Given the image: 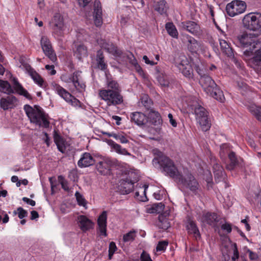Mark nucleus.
Returning <instances> with one entry per match:
<instances>
[{"mask_svg":"<svg viewBox=\"0 0 261 261\" xmlns=\"http://www.w3.org/2000/svg\"><path fill=\"white\" fill-rule=\"evenodd\" d=\"M258 34L244 33L239 36L238 39L241 46L243 47L249 48L244 51L246 56L253 55L254 51V56L252 58V62L256 65H259L261 63V51L260 50L261 43L257 39Z\"/></svg>","mask_w":261,"mask_h":261,"instance_id":"f03ea898","label":"nucleus"},{"mask_svg":"<svg viewBox=\"0 0 261 261\" xmlns=\"http://www.w3.org/2000/svg\"><path fill=\"white\" fill-rule=\"evenodd\" d=\"M168 117L169 119L170 122L171 124L173 127H176L177 126V123H176L175 120L173 119L172 115L171 114L169 113L168 115Z\"/></svg>","mask_w":261,"mask_h":261,"instance_id":"052dcab7","label":"nucleus"},{"mask_svg":"<svg viewBox=\"0 0 261 261\" xmlns=\"http://www.w3.org/2000/svg\"><path fill=\"white\" fill-rule=\"evenodd\" d=\"M141 102L143 106L147 110H151L152 101L147 95L144 94L141 98Z\"/></svg>","mask_w":261,"mask_h":261,"instance_id":"c03bdc74","label":"nucleus"},{"mask_svg":"<svg viewBox=\"0 0 261 261\" xmlns=\"http://www.w3.org/2000/svg\"><path fill=\"white\" fill-rule=\"evenodd\" d=\"M248 110L261 122V107L256 105H251L248 107Z\"/></svg>","mask_w":261,"mask_h":261,"instance_id":"ea45409f","label":"nucleus"},{"mask_svg":"<svg viewBox=\"0 0 261 261\" xmlns=\"http://www.w3.org/2000/svg\"><path fill=\"white\" fill-rule=\"evenodd\" d=\"M131 121L134 122L138 125L145 124L148 121V118L142 113L136 112L131 114Z\"/></svg>","mask_w":261,"mask_h":261,"instance_id":"b1692460","label":"nucleus"},{"mask_svg":"<svg viewBox=\"0 0 261 261\" xmlns=\"http://www.w3.org/2000/svg\"><path fill=\"white\" fill-rule=\"evenodd\" d=\"M187 39L188 40L187 47L188 50L192 53H196L199 47L197 41L194 38L189 36H187Z\"/></svg>","mask_w":261,"mask_h":261,"instance_id":"f704fd0d","label":"nucleus"},{"mask_svg":"<svg viewBox=\"0 0 261 261\" xmlns=\"http://www.w3.org/2000/svg\"><path fill=\"white\" fill-rule=\"evenodd\" d=\"M61 186H62V188L65 190V191H68L69 189V187L68 186V183L65 180H63L61 182Z\"/></svg>","mask_w":261,"mask_h":261,"instance_id":"69168bd1","label":"nucleus"},{"mask_svg":"<svg viewBox=\"0 0 261 261\" xmlns=\"http://www.w3.org/2000/svg\"><path fill=\"white\" fill-rule=\"evenodd\" d=\"M13 88L17 93L19 95L24 96L28 99L31 98V95L28 91L23 88L21 85L19 84L17 79L15 77L13 79Z\"/></svg>","mask_w":261,"mask_h":261,"instance_id":"bb28decb","label":"nucleus"},{"mask_svg":"<svg viewBox=\"0 0 261 261\" xmlns=\"http://www.w3.org/2000/svg\"><path fill=\"white\" fill-rule=\"evenodd\" d=\"M143 59L145 63L147 64H149L150 65H153L156 64L153 61H150L146 56H144L143 57Z\"/></svg>","mask_w":261,"mask_h":261,"instance_id":"338daca9","label":"nucleus"},{"mask_svg":"<svg viewBox=\"0 0 261 261\" xmlns=\"http://www.w3.org/2000/svg\"><path fill=\"white\" fill-rule=\"evenodd\" d=\"M17 211L18 212V218L20 219H22L23 218L27 217L28 215L27 211L24 210L21 207L17 208Z\"/></svg>","mask_w":261,"mask_h":261,"instance_id":"603ef678","label":"nucleus"},{"mask_svg":"<svg viewBox=\"0 0 261 261\" xmlns=\"http://www.w3.org/2000/svg\"><path fill=\"white\" fill-rule=\"evenodd\" d=\"M164 205L162 203L152 204L150 207L147 208L146 212L150 214H159L164 210Z\"/></svg>","mask_w":261,"mask_h":261,"instance_id":"4c0bfd02","label":"nucleus"},{"mask_svg":"<svg viewBox=\"0 0 261 261\" xmlns=\"http://www.w3.org/2000/svg\"><path fill=\"white\" fill-rule=\"evenodd\" d=\"M40 43L42 49L45 55L53 62H55L57 60V57L54 52L50 42L45 36L41 38Z\"/></svg>","mask_w":261,"mask_h":261,"instance_id":"f8f14e48","label":"nucleus"},{"mask_svg":"<svg viewBox=\"0 0 261 261\" xmlns=\"http://www.w3.org/2000/svg\"><path fill=\"white\" fill-rule=\"evenodd\" d=\"M178 61L176 62L177 67L182 74L187 78L191 79L193 78V69L189 64L187 58L185 56H180Z\"/></svg>","mask_w":261,"mask_h":261,"instance_id":"1a4fd4ad","label":"nucleus"},{"mask_svg":"<svg viewBox=\"0 0 261 261\" xmlns=\"http://www.w3.org/2000/svg\"><path fill=\"white\" fill-rule=\"evenodd\" d=\"M214 177L216 182H219L224 179L225 174L224 170L215 171L214 172Z\"/></svg>","mask_w":261,"mask_h":261,"instance_id":"de8ad7c7","label":"nucleus"},{"mask_svg":"<svg viewBox=\"0 0 261 261\" xmlns=\"http://www.w3.org/2000/svg\"><path fill=\"white\" fill-rule=\"evenodd\" d=\"M24 110L31 123L40 127H49L50 123L48 120V116L39 106H35L33 108L29 105H25L24 106Z\"/></svg>","mask_w":261,"mask_h":261,"instance_id":"7ed1b4c3","label":"nucleus"},{"mask_svg":"<svg viewBox=\"0 0 261 261\" xmlns=\"http://www.w3.org/2000/svg\"><path fill=\"white\" fill-rule=\"evenodd\" d=\"M136 71L140 75H143L144 74L143 71L140 66L138 64L136 66L134 67Z\"/></svg>","mask_w":261,"mask_h":261,"instance_id":"774afa93","label":"nucleus"},{"mask_svg":"<svg viewBox=\"0 0 261 261\" xmlns=\"http://www.w3.org/2000/svg\"><path fill=\"white\" fill-rule=\"evenodd\" d=\"M99 97L103 100L108 106H116L123 102V97L121 92L112 91L109 90H100Z\"/></svg>","mask_w":261,"mask_h":261,"instance_id":"39448f33","label":"nucleus"},{"mask_svg":"<svg viewBox=\"0 0 261 261\" xmlns=\"http://www.w3.org/2000/svg\"><path fill=\"white\" fill-rule=\"evenodd\" d=\"M157 154L152 161L154 166H159L164 172L169 175L179 185L189 189L194 194L199 190L200 186L194 176L187 170H184V174L180 173L174 163L169 158L163 154L158 149L153 150Z\"/></svg>","mask_w":261,"mask_h":261,"instance_id":"f257e3e1","label":"nucleus"},{"mask_svg":"<svg viewBox=\"0 0 261 261\" xmlns=\"http://www.w3.org/2000/svg\"><path fill=\"white\" fill-rule=\"evenodd\" d=\"M79 226L83 231H86L93 228L94 223L86 216L81 215L77 218Z\"/></svg>","mask_w":261,"mask_h":261,"instance_id":"4be33fe9","label":"nucleus"},{"mask_svg":"<svg viewBox=\"0 0 261 261\" xmlns=\"http://www.w3.org/2000/svg\"><path fill=\"white\" fill-rule=\"evenodd\" d=\"M117 162L116 160L110 158H105L97 163L96 169L101 174L107 175L110 173L111 167L116 165Z\"/></svg>","mask_w":261,"mask_h":261,"instance_id":"9b49d317","label":"nucleus"},{"mask_svg":"<svg viewBox=\"0 0 261 261\" xmlns=\"http://www.w3.org/2000/svg\"><path fill=\"white\" fill-rule=\"evenodd\" d=\"M141 261H152L149 254L143 251L140 256Z\"/></svg>","mask_w":261,"mask_h":261,"instance_id":"864d4df0","label":"nucleus"},{"mask_svg":"<svg viewBox=\"0 0 261 261\" xmlns=\"http://www.w3.org/2000/svg\"><path fill=\"white\" fill-rule=\"evenodd\" d=\"M220 218L217 215L214 213H206L202 215L201 217V221L203 223L211 225L213 227L218 226V223Z\"/></svg>","mask_w":261,"mask_h":261,"instance_id":"a211bd4d","label":"nucleus"},{"mask_svg":"<svg viewBox=\"0 0 261 261\" xmlns=\"http://www.w3.org/2000/svg\"><path fill=\"white\" fill-rule=\"evenodd\" d=\"M181 27L193 34L197 35L200 32V29L199 25L194 21H187L181 22L180 24Z\"/></svg>","mask_w":261,"mask_h":261,"instance_id":"aec40b11","label":"nucleus"},{"mask_svg":"<svg viewBox=\"0 0 261 261\" xmlns=\"http://www.w3.org/2000/svg\"><path fill=\"white\" fill-rule=\"evenodd\" d=\"M194 112L201 129L204 132L208 130L211 127V123L208 117V112L206 109L198 105L195 107Z\"/></svg>","mask_w":261,"mask_h":261,"instance_id":"0eeeda50","label":"nucleus"},{"mask_svg":"<svg viewBox=\"0 0 261 261\" xmlns=\"http://www.w3.org/2000/svg\"><path fill=\"white\" fill-rule=\"evenodd\" d=\"M54 140L58 150L62 153H64L66 151L65 141L55 130L54 132Z\"/></svg>","mask_w":261,"mask_h":261,"instance_id":"a878e982","label":"nucleus"},{"mask_svg":"<svg viewBox=\"0 0 261 261\" xmlns=\"http://www.w3.org/2000/svg\"><path fill=\"white\" fill-rule=\"evenodd\" d=\"M94 22L96 27H100L102 23V9L99 1H95L94 4Z\"/></svg>","mask_w":261,"mask_h":261,"instance_id":"f3484780","label":"nucleus"},{"mask_svg":"<svg viewBox=\"0 0 261 261\" xmlns=\"http://www.w3.org/2000/svg\"><path fill=\"white\" fill-rule=\"evenodd\" d=\"M0 91L10 94L14 93L10 84L7 81L0 80Z\"/></svg>","mask_w":261,"mask_h":261,"instance_id":"58836bf2","label":"nucleus"},{"mask_svg":"<svg viewBox=\"0 0 261 261\" xmlns=\"http://www.w3.org/2000/svg\"><path fill=\"white\" fill-rule=\"evenodd\" d=\"M54 89L57 93L67 102H68L74 107L79 106L80 101L59 85L55 84Z\"/></svg>","mask_w":261,"mask_h":261,"instance_id":"9d476101","label":"nucleus"},{"mask_svg":"<svg viewBox=\"0 0 261 261\" xmlns=\"http://www.w3.org/2000/svg\"><path fill=\"white\" fill-rule=\"evenodd\" d=\"M96 61L98 69L101 70H104L107 69V65L105 62L103 53L101 50H98L97 51Z\"/></svg>","mask_w":261,"mask_h":261,"instance_id":"e433bc0d","label":"nucleus"},{"mask_svg":"<svg viewBox=\"0 0 261 261\" xmlns=\"http://www.w3.org/2000/svg\"><path fill=\"white\" fill-rule=\"evenodd\" d=\"M248 252L249 253V257L250 259L255 260L256 261L257 259L259 258L257 254L253 251L250 250H248Z\"/></svg>","mask_w":261,"mask_h":261,"instance_id":"4d7b16f0","label":"nucleus"},{"mask_svg":"<svg viewBox=\"0 0 261 261\" xmlns=\"http://www.w3.org/2000/svg\"><path fill=\"white\" fill-rule=\"evenodd\" d=\"M156 70L158 73L156 79L160 85L163 87H168L170 83L168 75L163 73H160L158 67L156 68Z\"/></svg>","mask_w":261,"mask_h":261,"instance_id":"c9c22d12","label":"nucleus"},{"mask_svg":"<svg viewBox=\"0 0 261 261\" xmlns=\"http://www.w3.org/2000/svg\"><path fill=\"white\" fill-rule=\"evenodd\" d=\"M94 163V159L92 155L88 152L83 154L82 157L78 161L77 165L81 168L89 167Z\"/></svg>","mask_w":261,"mask_h":261,"instance_id":"5701e85b","label":"nucleus"},{"mask_svg":"<svg viewBox=\"0 0 261 261\" xmlns=\"http://www.w3.org/2000/svg\"><path fill=\"white\" fill-rule=\"evenodd\" d=\"M107 89L112 91L121 92V87L118 83L112 78L107 77L106 81Z\"/></svg>","mask_w":261,"mask_h":261,"instance_id":"c85d7f7f","label":"nucleus"},{"mask_svg":"<svg viewBox=\"0 0 261 261\" xmlns=\"http://www.w3.org/2000/svg\"><path fill=\"white\" fill-rule=\"evenodd\" d=\"M206 181L207 182V189H209L210 188H212L213 185V182L211 174H210V176L206 179Z\"/></svg>","mask_w":261,"mask_h":261,"instance_id":"0e129e2a","label":"nucleus"},{"mask_svg":"<svg viewBox=\"0 0 261 261\" xmlns=\"http://www.w3.org/2000/svg\"><path fill=\"white\" fill-rule=\"evenodd\" d=\"M17 101V98L13 95L8 96L6 98H2L0 100L1 107L4 110L12 108V106Z\"/></svg>","mask_w":261,"mask_h":261,"instance_id":"393cba45","label":"nucleus"},{"mask_svg":"<svg viewBox=\"0 0 261 261\" xmlns=\"http://www.w3.org/2000/svg\"><path fill=\"white\" fill-rule=\"evenodd\" d=\"M194 69L197 72V73L200 76V77L202 76H204V75H205V70L203 68V65L200 64H195L194 65Z\"/></svg>","mask_w":261,"mask_h":261,"instance_id":"8fccbe9b","label":"nucleus"},{"mask_svg":"<svg viewBox=\"0 0 261 261\" xmlns=\"http://www.w3.org/2000/svg\"><path fill=\"white\" fill-rule=\"evenodd\" d=\"M124 57H126L127 58L129 63L134 66V67L138 64L136 59L131 52H128L127 53L125 54Z\"/></svg>","mask_w":261,"mask_h":261,"instance_id":"49530a36","label":"nucleus"},{"mask_svg":"<svg viewBox=\"0 0 261 261\" xmlns=\"http://www.w3.org/2000/svg\"><path fill=\"white\" fill-rule=\"evenodd\" d=\"M228 158L230 161L229 164L227 166V169L231 170L238 165V160L236 153L231 151L228 154Z\"/></svg>","mask_w":261,"mask_h":261,"instance_id":"79ce46f5","label":"nucleus"},{"mask_svg":"<svg viewBox=\"0 0 261 261\" xmlns=\"http://www.w3.org/2000/svg\"><path fill=\"white\" fill-rule=\"evenodd\" d=\"M224 170L222 167L218 163H215L213 165V172Z\"/></svg>","mask_w":261,"mask_h":261,"instance_id":"680f3d73","label":"nucleus"},{"mask_svg":"<svg viewBox=\"0 0 261 261\" xmlns=\"http://www.w3.org/2000/svg\"><path fill=\"white\" fill-rule=\"evenodd\" d=\"M239 257V253L236 244L234 245V248L233 249V255L231 257L233 261H237Z\"/></svg>","mask_w":261,"mask_h":261,"instance_id":"6e6d98bb","label":"nucleus"},{"mask_svg":"<svg viewBox=\"0 0 261 261\" xmlns=\"http://www.w3.org/2000/svg\"><path fill=\"white\" fill-rule=\"evenodd\" d=\"M166 29L170 36L175 38H178V32L173 23H167L166 24Z\"/></svg>","mask_w":261,"mask_h":261,"instance_id":"a19ab883","label":"nucleus"},{"mask_svg":"<svg viewBox=\"0 0 261 261\" xmlns=\"http://www.w3.org/2000/svg\"><path fill=\"white\" fill-rule=\"evenodd\" d=\"M45 67L46 69L50 70V74L51 75H55L56 73V71L54 69V65H46Z\"/></svg>","mask_w":261,"mask_h":261,"instance_id":"bf43d9fd","label":"nucleus"},{"mask_svg":"<svg viewBox=\"0 0 261 261\" xmlns=\"http://www.w3.org/2000/svg\"><path fill=\"white\" fill-rule=\"evenodd\" d=\"M186 229L189 234H192L196 240L200 238V234L195 221L189 218L186 222Z\"/></svg>","mask_w":261,"mask_h":261,"instance_id":"6ab92c4d","label":"nucleus"},{"mask_svg":"<svg viewBox=\"0 0 261 261\" xmlns=\"http://www.w3.org/2000/svg\"><path fill=\"white\" fill-rule=\"evenodd\" d=\"M129 137L123 132H116L115 139L119 141L122 144H126L129 142Z\"/></svg>","mask_w":261,"mask_h":261,"instance_id":"37998d69","label":"nucleus"},{"mask_svg":"<svg viewBox=\"0 0 261 261\" xmlns=\"http://www.w3.org/2000/svg\"><path fill=\"white\" fill-rule=\"evenodd\" d=\"M168 244V242L166 241L159 242L156 247V251H164Z\"/></svg>","mask_w":261,"mask_h":261,"instance_id":"3c124183","label":"nucleus"},{"mask_svg":"<svg viewBox=\"0 0 261 261\" xmlns=\"http://www.w3.org/2000/svg\"><path fill=\"white\" fill-rule=\"evenodd\" d=\"M117 249V247L114 242H111L109 244V251L115 252Z\"/></svg>","mask_w":261,"mask_h":261,"instance_id":"e2e57ef3","label":"nucleus"},{"mask_svg":"<svg viewBox=\"0 0 261 261\" xmlns=\"http://www.w3.org/2000/svg\"><path fill=\"white\" fill-rule=\"evenodd\" d=\"M148 118L150 122L154 125H159L162 122L160 114L153 110H150L148 114Z\"/></svg>","mask_w":261,"mask_h":261,"instance_id":"473e14b6","label":"nucleus"},{"mask_svg":"<svg viewBox=\"0 0 261 261\" xmlns=\"http://www.w3.org/2000/svg\"><path fill=\"white\" fill-rule=\"evenodd\" d=\"M107 214L106 211H103L99 216L97 219V225L100 235L104 237L107 236Z\"/></svg>","mask_w":261,"mask_h":261,"instance_id":"412c9836","label":"nucleus"},{"mask_svg":"<svg viewBox=\"0 0 261 261\" xmlns=\"http://www.w3.org/2000/svg\"><path fill=\"white\" fill-rule=\"evenodd\" d=\"M242 22L245 29L250 31L261 32V14L248 13L244 16Z\"/></svg>","mask_w":261,"mask_h":261,"instance_id":"423d86ee","label":"nucleus"},{"mask_svg":"<svg viewBox=\"0 0 261 261\" xmlns=\"http://www.w3.org/2000/svg\"><path fill=\"white\" fill-rule=\"evenodd\" d=\"M135 230H131L123 236V240L125 242L133 241L134 240L136 235Z\"/></svg>","mask_w":261,"mask_h":261,"instance_id":"a18cd8bd","label":"nucleus"},{"mask_svg":"<svg viewBox=\"0 0 261 261\" xmlns=\"http://www.w3.org/2000/svg\"><path fill=\"white\" fill-rule=\"evenodd\" d=\"M26 69L28 71L30 75L35 81V82H36L40 86L42 87L44 81L40 75L38 73H37L36 71L32 69L29 65L26 66Z\"/></svg>","mask_w":261,"mask_h":261,"instance_id":"2f4dec72","label":"nucleus"},{"mask_svg":"<svg viewBox=\"0 0 261 261\" xmlns=\"http://www.w3.org/2000/svg\"><path fill=\"white\" fill-rule=\"evenodd\" d=\"M153 8L160 14H163L167 10L166 2L165 0H154Z\"/></svg>","mask_w":261,"mask_h":261,"instance_id":"7c9ffc66","label":"nucleus"},{"mask_svg":"<svg viewBox=\"0 0 261 261\" xmlns=\"http://www.w3.org/2000/svg\"><path fill=\"white\" fill-rule=\"evenodd\" d=\"M76 48L74 50V55L79 59L81 60L83 58L87 57V49L83 44L76 45Z\"/></svg>","mask_w":261,"mask_h":261,"instance_id":"72a5a7b5","label":"nucleus"},{"mask_svg":"<svg viewBox=\"0 0 261 261\" xmlns=\"http://www.w3.org/2000/svg\"><path fill=\"white\" fill-rule=\"evenodd\" d=\"M81 73L80 71H75L68 77L65 75L62 76V80L67 83L72 82L76 89L79 91H81L85 89L86 85L84 83H80Z\"/></svg>","mask_w":261,"mask_h":261,"instance_id":"ddd939ff","label":"nucleus"},{"mask_svg":"<svg viewBox=\"0 0 261 261\" xmlns=\"http://www.w3.org/2000/svg\"><path fill=\"white\" fill-rule=\"evenodd\" d=\"M108 143L117 153L124 155H132L131 153L128 152L125 148H122L120 145L115 143L113 140H108Z\"/></svg>","mask_w":261,"mask_h":261,"instance_id":"cd10ccee","label":"nucleus"},{"mask_svg":"<svg viewBox=\"0 0 261 261\" xmlns=\"http://www.w3.org/2000/svg\"><path fill=\"white\" fill-rule=\"evenodd\" d=\"M134 184V182L128 177L121 179L118 184V190L121 194H127L133 190Z\"/></svg>","mask_w":261,"mask_h":261,"instance_id":"dca6fc26","label":"nucleus"},{"mask_svg":"<svg viewBox=\"0 0 261 261\" xmlns=\"http://www.w3.org/2000/svg\"><path fill=\"white\" fill-rule=\"evenodd\" d=\"M22 200L26 202L27 204H29L32 206H35L36 204V202L32 199H30L27 197H23L22 198Z\"/></svg>","mask_w":261,"mask_h":261,"instance_id":"13d9d810","label":"nucleus"},{"mask_svg":"<svg viewBox=\"0 0 261 261\" xmlns=\"http://www.w3.org/2000/svg\"><path fill=\"white\" fill-rule=\"evenodd\" d=\"M199 83L207 94L220 102L224 101L225 97L223 91L217 87L215 81L210 76L207 74L204 75L200 77Z\"/></svg>","mask_w":261,"mask_h":261,"instance_id":"20e7f679","label":"nucleus"},{"mask_svg":"<svg viewBox=\"0 0 261 261\" xmlns=\"http://www.w3.org/2000/svg\"><path fill=\"white\" fill-rule=\"evenodd\" d=\"M50 28L54 33L60 36L64 28L63 17L59 13H56L49 22Z\"/></svg>","mask_w":261,"mask_h":261,"instance_id":"4468645a","label":"nucleus"},{"mask_svg":"<svg viewBox=\"0 0 261 261\" xmlns=\"http://www.w3.org/2000/svg\"><path fill=\"white\" fill-rule=\"evenodd\" d=\"M246 9V4L245 2L235 0L228 4L226 10L228 15L233 17L237 15L243 13Z\"/></svg>","mask_w":261,"mask_h":261,"instance_id":"6e6552de","label":"nucleus"},{"mask_svg":"<svg viewBox=\"0 0 261 261\" xmlns=\"http://www.w3.org/2000/svg\"><path fill=\"white\" fill-rule=\"evenodd\" d=\"M221 228L223 230H226L227 233H230L231 231L232 227L231 225L228 223H225L221 225Z\"/></svg>","mask_w":261,"mask_h":261,"instance_id":"5fc2aeb1","label":"nucleus"},{"mask_svg":"<svg viewBox=\"0 0 261 261\" xmlns=\"http://www.w3.org/2000/svg\"><path fill=\"white\" fill-rule=\"evenodd\" d=\"M75 196L78 204L80 205L85 206L86 204V202L83 196L77 191L75 193Z\"/></svg>","mask_w":261,"mask_h":261,"instance_id":"09e8293b","label":"nucleus"},{"mask_svg":"<svg viewBox=\"0 0 261 261\" xmlns=\"http://www.w3.org/2000/svg\"><path fill=\"white\" fill-rule=\"evenodd\" d=\"M219 43L222 52L228 57L233 58L234 54L233 50L232 48L230 47L228 43L223 39H219Z\"/></svg>","mask_w":261,"mask_h":261,"instance_id":"c756f323","label":"nucleus"},{"mask_svg":"<svg viewBox=\"0 0 261 261\" xmlns=\"http://www.w3.org/2000/svg\"><path fill=\"white\" fill-rule=\"evenodd\" d=\"M98 44L107 52L115 57H121L122 53L121 50L118 49L112 42H108L106 40L100 39L98 40Z\"/></svg>","mask_w":261,"mask_h":261,"instance_id":"2eb2a0df","label":"nucleus"}]
</instances>
